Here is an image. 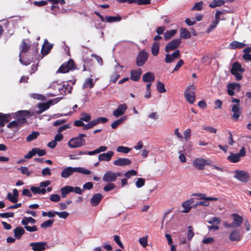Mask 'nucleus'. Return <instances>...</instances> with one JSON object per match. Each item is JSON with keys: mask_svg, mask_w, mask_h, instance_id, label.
Wrapping results in <instances>:
<instances>
[{"mask_svg": "<svg viewBox=\"0 0 251 251\" xmlns=\"http://www.w3.org/2000/svg\"><path fill=\"white\" fill-rule=\"evenodd\" d=\"M114 241L118 245V246L123 249L124 246L120 240V238L118 235H114Z\"/></svg>", "mask_w": 251, "mask_h": 251, "instance_id": "62", "label": "nucleus"}, {"mask_svg": "<svg viewBox=\"0 0 251 251\" xmlns=\"http://www.w3.org/2000/svg\"><path fill=\"white\" fill-rule=\"evenodd\" d=\"M14 213L13 212H6L3 213H0V217L1 218H13L14 217Z\"/></svg>", "mask_w": 251, "mask_h": 251, "instance_id": "61", "label": "nucleus"}, {"mask_svg": "<svg viewBox=\"0 0 251 251\" xmlns=\"http://www.w3.org/2000/svg\"><path fill=\"white\" fill-rule=\"evenodd\" d=\"M234 178L242 182L246 183L250 180V175L246 171L237 170L234 171Z\"/></svg>", "mask_w": 251, "mask_h": 251, "instance_id": "4", "label": "nucleus"}, {"mask_svg": "<svg viewBox=\"0 0 251 251\" xmlns=\"http://www.w3.org/2000/svg\"><path fill=\"white\" fill-rule=\"evenodd\" d=\"M30 115V112L27 110L19 111L17 114V120L22 125L26 122V118Z\"/></svg>", "mask_w": 251, "mask_h": 251, "instance_id": "11", "label": "nucleus"}, {"mask_svg": "<svg viewBox=\"0 0 251 251\" xmlns=\"http://www.w3.org/2000/svg\"><path fill=\"white\" fill-rule=\"evenodd\" d=\"M225 1L224 0H213L209 5L211 8H215L224 4Z\"/></svg>", "mask_w": 251, "mask_h": 251, "instance_id": "39", "label": "nucleus"}, {"mask_svg": "<svg viewBox=\"0 0 251 251\" xmlns=\"http://www.w3.org/2000/svg\"><path fill=\"white\" fill-rule=\"evenodd\" d=\"M151 53L153 56H156L159 51V44L157 42H154L151 46Z\"/></svg>", "mask_w": 251, "mask_h": 251, "instance_id": "36", "label": "nucleus"}, {"mask_svg": "<svg viewBox=\"0 0 251 251\" xmlns=\"http://www.w3.org/2000/svg\"><path fill=\"white\" fill-rule=\"evenodd\" d=\"M75 69V65L74 60L70 59L68 61L64 64V73H67L70 71Z\"/></svg>", "mask_w": 251, "mask_h": 251, "instance_id": "19", "label": "nucleus"}, {"mask_svg": "<svg viewBox=\"0 0 251 251\" xmlns=\"http://www.w3.org/2000/svg\"><path fill=\"white\" fill-rule=\"evenodd\" d=\"M118 67H120L121 68L123 67L122 66H120L119 64H117V65L115 66V71L110 76V82H112L113 83H116L117 80L118 79V78L120 76V75L117 72V69Z\"/></svg>", "mask_w": 251, "mask_h": 251, "instance_id": "31", "label": "nucleus"}, {"mask_svg": "<svg viewBox=\"0 0 251 251\" xmlns=\"http://www.w3.org/2000/svg\"><path fill=\"white\" fill-rule=\"evenodd\" d=\"M183 152H184V151L182 150H180L178 151V153L179 154V156H178V158H179V160L181 162H183V163L185 162L186 161L185 156L183 154Z\"/></svg>", "mask_w": 251, "mask_h": 251, "instance_id": "63", "label": "nucleus"}, {"mask_svg": "<svg viewBox=\"0 0 251 251\" xmlns=\"http://www.w3.org/2000/svg\"><path fill=\"white\" fill-rule=\"evenodd\" d=\"M142 79L144 82L149 83L154 80L155 76L152 72H149L143 75Z\"/></svg>", "mask_w": 251, "mask_h": 251, "instance_id": "26", "label": "nucleus"}, {"mask_svg": "<svg viewBox=\"0 0 251 251\" xmlns=\"http://www.w3.org/2000/svg\"><path fill=\"white\" fill-rule=\"evenodd\" d=\"M18 169L21 170L23 175H25L27 176H29L31 174V173L29 171L28 168L26 167H21V168Z\"/></svg>", "mask_w": 251, "mask_h": 251, "instance_id": "55", "label": "nucleus"}, {"mask_svg": "<svg viewBox=\"0 0 251 251\" xmlns=\"http://www.w3.org/2000/svg\"><path fill=\"white\" fill-rule=\"evenodd\" d=\"M11 119L10 114L0 113V127H3L5 124L8 123Z\"/></svg>", "mask_w": 251, "mask_h": 251, "instance_id": "27", "label": "nucleus"}, {"mask_svg": "<svg viewBox=\"0 0 251 251\" xmlns=\"http://www.w3.org/2000/svg\"><path fill=\"white\" fill-rule=\"evenodd\" d=\"M195 195L201 196V197L200 198V200H206L208 202H209V201H216L218 200V198H214V197H206L205 194H201V193L196 194Z\"/></svg>", "mask_w": 251, "mask_h": 251, "instance_id": "41", "label": "nucleus"}, {"mask_svg": "<svg viewBox=\"0 0 251 251\" xmlns=\"http://www.w3.org/2000/svg\"><path fill=\"white\" fill-rule=\"evenodd\" d=\"M202 7H203V2L200 1L198 2H197L195 4V5H194V6L192 8V10L200 11L202 9Z\"/></svg>", "mask_w": 251, "mask_h": 251, "instance_id": "54", "label": "nucleus"}, {"mask_svg": "<svg viewBox=\"0 0 251 251\" xmlns=\"http://www.w3.org/2000/svg\"><path fill=\"white\" fill-rule=\"evenodd\" d=\"M229 239L231 241H239L241 239V235L240 231L238 229H235L232 230L229 235Z\"/></svg>", "mask_w": 251, "mask_h": 251, "instance_id": "16", "label": "nucleus"}, {"mask_svg": "<svg viewBox=\"0 0 251 251\" xmlns=\"http://www.w3.org/2000/svg\"><path fill=\"white\" fill-rule=\"evenodd\" d=\"M46 153L47 152L45 150H42L38 148H33L27 154L24 156V158L29 159L36 154H37L39 156H43L45 155Z\"/></svg>", "mask_w": 251, "mask_h": 251, "instance_id": "7", "label": "nucleus"}, {"mask_svg": "<svg viewBox=\"0 0 251 251\" xmlns=\"http://www.w3.org/2000/svg\"><path fill=\"white\" fill-rule=\"evenodd\" d=\"M191 130L190 128L187 129L184 131L183 134L185 140L187 141L191 137Z\"/></svg>", "mask_w": 251, "mask_h": 251, "instance_id": "64", "label": "nucleus"}, {"mask_svg": "<svg viewBox=\"0 0 251 251\" xmlns=\"http://www.w3.org/2000/svg\"><path fill=\"white\" fill-rule=\"evenodd\" d=\"M13 232L15 238L19 240L21 238L23 235L25 234V230L23 227L21 226H18L14 229Z\"/></svg>", "mask_w": 251, "mask_h": 251, "instance_id": "25", "label": "nucleus"}, {"mask_svg": "<svg viewBox=\"0 0 251 251\" xmlns=\"http://www.w3.org/2000/svg\"><path fill=\"white\" fill-rule=\"evenodd\" d=\"M231 111L233 112L232 118L238 121L241 114V109L239 104H234L232 106Z\"/></svg>", "mask_w": 251, "mask_h": 251, "instance_id": "13", "label": "nucleus"}, {"mask_svg": "<svg viewBox=\"0 0 251 251\" xmlns=\"http://www.w3.org/2000/svg\"><path fill=\"white\" fill-rule=\"evenodd\" d=\"M52 45L49 44L47 40H45L42 46L41 53L43 56L47 55L51 50Z\"/></svg>", "mask_w": 251, "mask_h": 251, "instance_id": "21", "label": "nucleus"}, {"mask_svg": "<svg viewBox=\"0 0 251 251\" xmlns=\"http://www.w3.org/2000/svg\"><path fill=\"white\" fill-rule=\"evenodd\" d=\"M145 184V179L142 178H138L135 182L136 186L137 188H141Z\"/></svg>", "mask_w": 251, "mask_h": 251, "instance_id": "53", "label": "nucleus"}, {"mask_svg": "<svg viewBox=\"0 0 251 251\" xmlns=\"http://www.w3.org/2000/svg\"><path fill=\"white\" fill-rule=\"evenodd\" d=\"M151 83H148L147 85H146V93L144 95V97L146 99H150L151 98Z\"/></svg>", "mask_w": 251, "mask_h": 251, "instance_id": "42", "label": "nucleus"}, {"mask_svg": "<svg viewBox=\"0 0 251 251\" xmlns=\"http://www.w3.org/2000/svg\"><path fill=\"white\" fill-rule=\"evenodd\" d=\"M233 219L232 223H228L226 222L224 223V226L226 228H236L239 227L243 222L242 216L235 213L231 215Z\"/></svg>", "mask_w": 251, "mask_h": 251, "instance_id": "2", "label": "nucleus"}, {"mask_svg": "<svg viewBox=\"0 0 251 251\" xmlns=\"http://www.w3.org/2000/svg\"><path fill=\"white\" fill-rule=\"evenodd\" d=\"M39 133L37 131H33L31 134H29L26 137V141L27 142H31L34 139H36L39 136Z\"/></svg>", "mask_w": 251, "mask_h": 251, "instance_id": "45", "label": "nucleus"}, {"mask_svg": "<svg viewBox=\"0 0 251 251\" xmlns=\"http://www.w3.org/2000/svg\"><path fill=\"white\" fill-rule=\"evenodd\" d=\"M194 233L193 231V227L192 226H189L188 227V232H187V238L188 240H191L194 236Z\"/></svg>", "mask_w": 251, "mask_h": 251, "instance_id": "58", "label": "nucleus"}, {"mask_svg": "<svg viewBox=\"0 0 251 251\" xmlns=\"http://www.w3.org/2000/svg\"><path fill=\"white\" fill-rule=\"evenodd\" d=\"M103 196L101 194L97 193L93 195L91 199L90 202L93 206H96L98 205L101 201Z\"/></svg>", "mask_w": 251, "mask_h": 251, "instance_id": "24", "label": "nucleus"}, {"mask_svg": "<svg viewBox=\"0 0 251 251\" xmlns=\"http://www.w3.org/2000/svg\"><path fill=\"white\" fill-rule=\"evenodd\" d=\"M21 223L23 225L25 226H27L29 223H30L31 224H35L36 223V220L31 217H25L23 219Z\"/></svg>", "mask_w": 251, "mask_h": 251, "instance_id": "40", "label": "nucleus"}, {"mask_svg": "<svg viewBox=\"0 0 251 251\" xmlns=\"http://www.w3.org/2000/svg\"><path fill=\"white\" fill-rule=\"evenodd\" d=\"M193 202V199H190L183 202L182 203V206L184 208V209L182 211V212L184 213L189 212L191 209V206L190 205Z\"/></svg>", "mask_w": 251, "mask_h": 251, "instance_id": "30", "label": "nucleus"}, {"mask_svg": "<svg viewBox=\"0 0 251 251\" xmlns=\"http://www.w3.org/2000/svg\"><path fill=\"white\" fill-rule=\"evenodd\" d=\"M180 37L185 39H189L191 37V34L187 29L181 28L180 29Z\"/></svg>", "mask_w": 251, "mask_h": 251, "instance_id": "32", "label": "nucleus"}, {"mask_svg": "<svg viewBox=\"0 0 251 251\" xmlns=\"http://www.w3.org/2000/svg\"><path fill=\"white\" fill-rule=\"evenodd\" d=\"M115 187V184L112 183H107L103 188V190L105 192H108L113 190Z\"/></svg>", "mask_w": 251, "mask_h": 251, "instance_id": "56", "label": "nucleus"}, {"mask_svg": "<svg viewBox=\"0 0 251 251\" xmlns=\"http://www.w3.org/2000/svg\"><path fill=\"white\" fill-rule=\"evenodd\" d=\"M52 103V102L51 100H49L47 102L39 103L37 106L39 110L36 111L37 114H40L44 111L48 109Z\"/></svg>", "mask_w": 251, "mask_h": 251, "instance_id": "14", "label": "nucleus"}, {"mask_svg": "<svg viewBox=\"0 0 251 251\" xmlns=\"http://www.w3.org/2000/svg\"><path fill=\"white\" fill-rule=\"evenodd\" d=\"M148 236L147 235L145 237H141L139 239L140 244L144 248L148 245Z\"/></svg>", "mask_w": 251, "mask_h": 251, "instance_id": "48", "label": "nucleus"}, {"mask_svg": "<svg viewBox=\"0 0 251 251\" xmlns=\"http://www.w3.org/2000/svg\"><path fill=\"white\" fill-rule=\"evenodd\" d=\"M40 186L39 187L31 186L30 187V190L35 195L36 194H45L46 192V189L44 188H41Z\"/></svg>", "mask_w": 251, "mask_h": 251, "instance_id": "29", "label": "nucleus"}, {"mask_svg": "<svg viewBox=\"0 0 251 251\" xmlns=\"http://www.w3.org/2000/svg\"><path fill=\"white\" fill-rule=\"evenodd\" d=\"M122 174L120 172L115 173L111 171H106L104 174L102 180L106 182H114L118 177H120Z\"/></svg>", "mask_w": 251, "mask_h": 251, "instance_id": "5", "label": "nucleus"}, {"mask_svg": "<svg viewBox=\"0 0 251 251\" xmlns=\"http://www.w3.org/2000/svg\"><path fill=\"white\" fill-rule=\"evenodd\" d=\"M94 83L93 82V79L92 78H87L86 79L83 85V88H86L89 87V88H92L94 87Z\"/></svg>", "mask_w": 251, "mask_h": 251, "instance_id": "44", "label": "nucleus"}, {"mask_svg": "<svg viewBox=\"0 0 251 251\" xmlns=\"http://www.w3.org/2000/svg\"><path fill=\"white\" fill-rule=\"evenodd\" d=\"M127 105L125 103L120 104L118 108L113 111V115L115 117H119L123 115L127 109Z\"/></svg>", "mask_w": 251, "mask_h": 251, "instance_id": "12", "label": "nucleus"}, {"mask_svg": "<svg viewBox=\"0 0 251 251\" xmlns=\"http://www.w3.org/2000/svg\"><path fill=\"white\" fill-rule=\"evenodd\" d=\"M156 89L160 93H164L166 92L164 83L159 81H157Z\"/></svg>", "mask_w": 251, "mask_h": 251, "instance_id": "43", "label": "nucleus"}, {"mask_svg": "<svg viewBox=\"0 0 251 251\" xmlns=\"http://www.w3.org/2000/svg\"><path fill=\"white\" fill-rule=\"evenodd\" d=\"M7 199L13 203H16L18 201V198L14 197L10 193H8L7 196Z\"/></svg>", "mask_w": 251, "mask_h": 251, "instance_id": "59", "label": "nucleus"}, {"mask_svg": "<svg viewBox=\"0 0 251 251\" xmlns=\"http://www.w3.org/2000/svg\"><path fill=\"white\" fill-rule=\"evenodd\" d=\"M96 125L97 124L96 123L95 121L93 120L88 124L85 125L84 127H83V129L87 130L90 129Z\"/></svg>", "mask_w": 251, "mask_h": 251, "instance_id": "57", "label": "nucleus"}, {"mask_svg": "<svg viewBox=\"0 0 251 251\" xmlns=\"http://www.w3.org/2000/svg\"><path fill=\"white\" fill-rule=\"evenodd\" d=\"M245 69L242 68L241 64L238 62H235L232 64V66L230 70L231 74L234 73L240 72L242 73L244 72Z\"/></svg>", "mask_w": 251, "mask_h": 251, "instance_id": "22", "label": "nucleus"}, {"mask_svg": "<svg viewBox=\"0 0 251 251\" xmlns=\"http://www.w3.org/2000/svg\"><path fill=\"white\" fill-rule=\"evenodd\" d=\"M121 19L122 18L118 15L115 17L108 16L105 17V20L108 23H114L119 22L121 20Z\"/></svg>", "mask_w": 251, "mask_h": 251, "instance_id": "35", "label": "nucleus"}, {"mask_svg": "<svg viewBox=\"0 0 251 251\" xmlns=\"http://www.w3.org/2000/svg\"><path fill=\"white\" fill-rule=\"evenodd\" d=\"M246 44L237 41H233L229 44V48L231 50L242 49L246 46Z\"/></svg>", "mask_w": 251, "mask_h": 251, "instance_id": "28", "label": "nucleus"}, {"mask_svg": "<svg viewBox=\"0 0 251 251\" xmlns=\"http://www.w3.org/2000/svg\"><path fill=\"white\" fill-rule=\"evenodd\" d=\"M20 49H21V53H25L29 49H30V45L26 43V40L23 39L21 42L20 45Z\"/></svg>", "mask_w": 251, "mask_h": 251, "instance_id": "34", "label": "nucleus"}, {"mask_svg": "<svg viewBox=\"0 0 251 251\" xmlns=\"http://www.w3.org/2000/svg\"><path fill=\"white\" fill-rule=\"evenodd\" d=\"M74 187L71 186H66L64 187V198L66 197V195L70 192H74Z\"/></svg>", "mask_w": 251, "mask_h": 251, "instance_id": "51", "label": "nucleus"}, {"mask_svg": "<svg viewBox=\"0 0 251 251\" xmlns=\"http://www.w3.org/2000/svg\"><path fill=\"white\" fill-rule=\"evenodd\" d=\"M142 73V71L141 69H138L136 70H133L130 72V78L133 81H138Z\"/></svg>", "mask_w": 251, "mask_h": 251, "instance_id": "23", "label": "nucleus"}, {"mask_svg": "<svg viewBox=\"0 0 251 251\" xmlns=\"http://www.w3.org/2000/svg\"><path fill=\"white\" fill-rule=\"evenodd\" d=\"M148 58V53L143 50L138 53L136 58V64L138 67L142 66L146 63Z\"/></svg>", "mask_w": 251, "mask_h": 251, "instance_id": "8", "label": "nucleus"}, {"mask_svg": "<svg viewBox=\"0 0 251 251\" xmlns=\"http://www.w3.org/2000/svg\"><path fill=\"white\" fill-rule=\"evenodd\" d=\"M114 152L109 151L106 153H101L99 155L98 159L100 161L108 162L111 160L112 157L114 155Z\"/></svg>", "mask_w": 251, "mask_h": 251, "instance_id": "17", "label": "nucleus"}, {"mask_svg": "<svg viewBox=\"0 0 251 251\" xmlns=\"http://www.w3.org/2000/svg\"><path fill=\"white\" fill-rule=\"evenodd\" d=\"M73 84L72 83V85H70L68 82H64V89H65L64 92L65 94L71 93L72 90Z\"/></svg>", "mask_w": 251, "mask_h": 251, "instance_id": "46", "label": "nucleus"}, {"mask_svg": "<svg viewBox=\"0 0 251 251\" xmlns=\"http://www.w3.org/2000/svg\"><path fill=\"white\" fill-rule=\"evenodd\" d=\"M53 220H49L47 221L43 222L41 225V227L44 228H47V227H50L52 225Z\"/></svg>", "mask_w": 251, "mask_h": 251, "instance_id": "50", "label": "nucleus"}, {"mask_svg": "<svg viewBox=\"0 0 251 251\" xmlns=\"http://www.w3.org/2000/svg\"><path fill=\"white\" fill-rule=\"evenodd\" d=\"M227 159L232 163H236L240 160V157L237 153L231 152L230 155L228 156Z\"/></svg>", "mask_w": 251, "mask_h": 251, "instance_id": "33", "label": "nucleus"}, {"mask_svg": "<svg viewBox=\"0 0 251 251\" xmlns=\"http://www.w3.org/2000/svg\"><path fill=\"white\" fill-rule=\"evenodd\" d=\"M50 201L53 202H58L60 200V196L58 194H52L50 198Z\"/></svg>", "mask_w": 251, "mask_h": 251, "instance_id": "60", "label": "nucleus"}, {"mask_svg": "<svg viewBox=\"0 0 251 251\" xmlns=\"http://www.w3.org/2000/svg\"><path fill=\"white\" fill-rule=\"evenodd\" d=\"M241 86L237 83H231L227 85V92L229 96H232L234 95V90L236 88L239 91L240 89Z\"/></svg>", "mask_w": 251, "mask_h": 251, "instance_id": "15", "label": "nucleus"}, {"mask_svg": "<svg viewBox=\"0 0 251 251\" xmlns=\"http://www.w3.org/2000/svg\"><path fill=\"white\" fill-rule=\"evenodd\" d=\"M221 221V219L219 217H213L207 221V222L209 224H213L215 223L216 224H219L220 223Z\"/></svg>", "mask_w": 251, "mask_h": 251, "instance_id": "52", "label": "nucleus"}, {"mask_svg": "<svg viewBox=\"0 0 251 251\" xmlns=\"http://www.w3.org/2000/svg\"><path fill=\"white\" fill-rule=\"evenodd\" d=\"M210 164L211 162L209 160L201 157L195 158L192 161L193 166L199 170H203L205 166L210 165Z\"/></svg>", "mask_w": 251, "mask_h": 251, "instance_id": "3", "label": "nucleus"}, {"mask_svg": "<svg viewBox=\"0 0 251 251\" xmlns=\"http://www.w3.org/2000/svg\"><path fill=\"white\" fill-rule=\"evenodd\" d=\"M131 150L130 148L124 146H119L117 148L116 151L119 152L127 153Z\"/></svg>", "mask_w": 251, "mask_h": 251, "instance_id": "47", "label": "nucleus"}, {"mask_svg": "<svg viewBox=\"0 0 251 251\" xmlns=\"http://www.w3.org/2000/svg\"><path fill=\"white\" fill-rule=\"evenodd\" d=\"M131 163V161L129 159L126 158H118L113 162V164L115 165L118 166L129 165Z\"/></svg>", "mask_w": 251, "mask_h": 251, "instance_id": "20", "label": "nucleus"}, {"mask_svg": "<svg viewBox=\"0 0 251 251\" xmlns=\"http://www.w3.org/2000/svg\"><path fill=\"white\" fill-rule=\"evenodd\" d=\"M85 144V140L78 137L72 138L68 142L69 146L73 148L80 147Z\"/></svg>", "mask_w": 251, "mask_h": 251, "instance_id": "9", "label": "nucleus"}, {"mask_svg": "<svg viewBox=\"0 0 251 251\" xmlns=\"http://www.w3.org/2000/svg\"><path fill=\"white\" fill-rule=\"evenodd\" d=\"M176 33V30L175 29H172L169 31H166L164 33V37L166 40H167L171 38Z\"/></svg>", "mask_w": 251, "mask_h": 251, "instance_id": "38", "label": "nucleus"}, {"mask_svg": "<svg viewBox=\"0 0 251 251\" xmlns=\"http://www.w3.org/2000/svg\"><path fill=\"white\" fill-rule=\"evenodd\" d=\"M63 131V126H61L59 127L58 132H59L58 134H56L55 136L54 137V141L56 142L57 141H60L62 138H63V135L60 133Z\"/></svg>", "mask_w": 251, "mask_h": 251, "instance_id": "49", "label": "nucleus"}, {"mask_svg": "<svg viewBox=\"0 0 251 251\" xmlns=\"http://www.w3.org/2000/svg\"><path fill=\"white\" fill-rule=\"evenodd\" d=\"M181 42L180 39H174L170 42L168 43L165 49V50L167 52H169L171 51L175 50L177 48Z\"/></svg>", "mask_w": 251, "mask_h": 251, "instance_id": "10", "label": "nucleus"}, {"mask_svg": "<svg viewBox=\"0 0 251 251\" xmlns=\"http://www.w3.org/2000/svg\"><path fill=\"white\" fill-rule=\"evenodd\" d=\"M45 242H33L30 244V246L34 251H43L45 250Z\"/></svg>", "mask_w": 251, "mask_h": 251, "instance_id": "18", "label": "nucleus"}, {"mask_svg": "<svg viewBox=\"0 0 251 251\" xmlns=\"http://www.w3.org/2000/svg\"><path fill=\"white\" fill-rule=\"evenodd\" d=\"M74 172H78L82 174L89 175L91 174V171L81 167L73 168L71 167H67L64 169V177H68Z\"/></svg>", "mask_w": 251, "mask_h": 251, "instance_id": "1", "label": "nucleus"}, {"mask_svg": "<svg viewBox=\"0 0 251 251\" xmlns=\"http://www.w3.org/2000/svg\"><path fill=\"white\" fill-rule=\"evenodd\" d=\"M126 116H123L121 118L115 121L111 124V127L113 129H115L119 125L122 124L123 122L126 121Z\"/></svg>", "mask_w": 251, "mask_h": 251, "instance_id": "37", "label": "nucleus"}, {"mask_svg": "<svg viewBox=\"0 0 251 251\" xmlns=\"http://www.w3.org/2000/svg\"><path fill=\"white\" fill-rule=\"evenodd\" d=\"M195 87L194 85L188 86L184 92V97L190 103H193L195 100Z\"/></svg>", "mask_w": 251, "mask_h": 251, "instance_id": "6", "label": "nucleus"}]
</instances>
